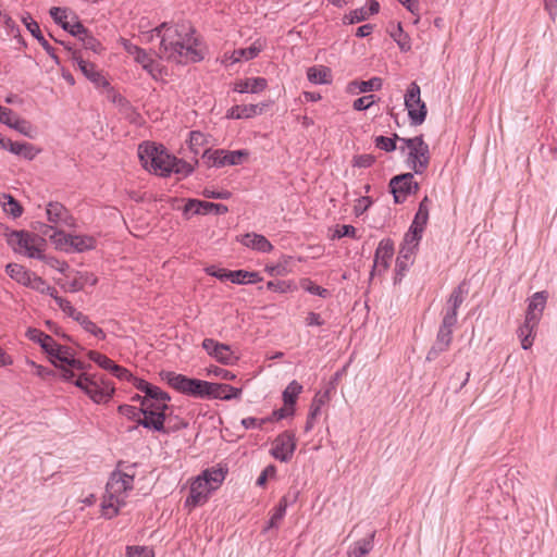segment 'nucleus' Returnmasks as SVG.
<instances>
[{"instance_id": "393cba45", "label": "nucleus", "mask_w": 557, "mask_h": 557, "mask_svg": "<svg viewBox=\"0 0 557 557\" xmlns=\"http://www.w3.org/2000/svg\"><path fill=\"white\" fill-rule=\"evenodd\" d=\"M307 77L313 84H331L332 71L324 65L311 66L307 70Z\"/></svg>"}, {"instance_id": "6e6d98bb", "label": "nucleus", "mask_w": 557, "mask_h": 557, "mask_svg": "<svg viewBox=\"0 0 557 557\" xmlns=\"http://www.w3.org/2000/svg\"><path fill=\"white\" fill-rule=\"evenodd\" d=\"M267 288L269 290H272L275 293L285 294V293L294 290L296 288V286L292 282L277 280V281H269L267 283Z\"/></svg>"}, {"instance_id": "5fc2aeb1", "label": "nucleus", "mask_w": 557, "mask_h": 557, "mask_svg": "<svg viewBox=\"0 0 557 557\" xmlns=\"http://www.w3.org/2000/svg\"><path fill=\"white\" fill-rule=\"evenodd\" d=\"M465 282L459 284L456 288L453 289L449 298L447 299V305L457 307L461 306L465 300V295L467 294V289L465 288Z\"/></svg>"}, {"instance_id": "f704fd0d", "label": "nucleus", "mask_w": 557, "mask_h": 557, "mask_svg": "<svg viewBox=\"0 0 557 557\" xmlns=\"http://www.w3.org/2000/svg\"><path fill=\"white\" fill-rule=\"evenodd\" d=\"M47 227L53 231V233L48 234V231H44V234L49 236L50 240L55 245V247L65 252H71L70 238L72 237V234H66L62 231H57L52 226Z\"/></svg>"}, {"instance_id": "052dcab7", "label": "nucleus", "mask_w": 557, "mask_h": 557, "mask_svg": "<svg viewBox=\"0 0 557 557\" xmlns=\"http://www.w3.org/2000/svg\"><path fill=\"white\" fill-rule=\"evenodd\" d=\"M117 411H119V413L125 416L127 419L134 420L136 422H137L138 418H141L140 416H143L140 408H137L132 405H126V404L120 405L117 407Z\"/></svg>"}, {"instance_id": "2f4dec72", "label": "nucleus", "mask_w": 557, "mask_h": 557, "mask_svg": "<svg viewBox=\"0 0 557 557\" xmlns=\"http://www.w3.org/2000/svg\"><path fill=\"white\" fill-rule=\"evenodd\" d=\"M50 360L57 366L63 364L66 366L71 358L74 357L72 349L67 346L60 345L55 342V346L52 348L51 354H49Z\"/></svg>"}, {"instance_id": "f03ea898", "label": "nucleus", "mask_w": 557, "mask_h": 557, "mask_svg": "<svg viewBox=\"0 0 557 557\" xmlns=\"http://www.w3.org/2000/svg\"><path fill=\"white\" fill-rule=\"evenodd\" d=\"M135 465L127 467V471L115 470L111 473L106 485V494L102 500V513L111 519L119 513L134 487Z\"/></svg>"}, {"instance_id": "c03bdc74", "label": "nucleus", "mask_w": 557, "mask_h": 557, "mask_svg": "<svg viewBox=\"0 0 557 557\" xmlns=\"http://www.w3.org/2000/svg\"><path fill=\"white\" fill-rule=\"evenodd\" d=\"M288 506L287 496H284L278 502V505L275 507L273 515L270 518L268 529L277 528L280 521L284 518L286 513V508Z\"/></svg>"}, {"instance_id": "423d86ee", "label": "nucleus", "mask_w": 557, "mask_h": 557, "mask_svg": "<svg viewBox=\"0 0 557 557\" xmlns=\"http://www.w3.org/2000/svg\"><path fill=\"white\" fill-rule=\"evenodd\" d=\"M401 143L404 146L400 147V150L408 149L407 165L416 174H422L428 169L431 160L429 145L424 141L423 135L403 138Z\"/></svg>"}, {"instance_id": "f8f14e48", "label": "nucleus", "mask_w": 557, "mask_h": 557, "mask_svg": "<svg viewBox=\"0 0 557 557\" xmlns=\"http://www.w3.org/2000/svg\"><path fill=\"white\" fill-rule=\"evenodd\" d=\"M296 449V437L295 434L285 431L277 435L273 441L271 455L282 462H287L293 458Z\"/></svg>"}, {"instance_id": "603ef678", "label": "nucleus", "mask_w": 557, "mask_h": 557, "mask_svg": "<svg viewBox=\"0 0 557 557\" xmlns=\"http://www.w3.org/2000/svg\"><path fill=\"white\" fill-rule=\"evenodd\" d=\"M5 202H3V210L11 214L13 218H18L23 213L22 206L11 195H4Z\"/></svg>"}, {"instance_id": "4be33fe9", "label": "nucleus", "mask_w": 557, "mask_h": 557, "mask_svg": "<svg viewBox=\"0 0 557 557\" xmlns=\"http://www.w3.org/2000/svg\"><path fill=\"white\" fill-rule=\"evenodd\" d=\"M264 48V42L257 39L251 46L247 48L235 49L231 55V63H236L242 60L248 61L255 59Z\"/></svg>"}, {"instance_id": "bf43d9fd", "label": "nucleus", "mask_w": 557, "mask_h": 557, "mask_svg": "<svg viewBox=\"0 0 557 557\" xmlns=\"http://www.w3.org/2000/svg\"><path fill=\"white\" fill-rule=\"evenodd\" d=\"M449 346H450V344H448L446 342L435 339L434 344L432 345V347L429 349V351L426 354V360L433 361V360L437 359L442 352H445L448 350Z\"/></svg>"}, {"instance_id": "13d9d810", "label": "nucleus", "mask_w": 557, "mask_h": 557, "mask_svg": "<svg viewBox=\"0 0 557 557\" xmlns=\"http://www.w3.org/2000/svg\"><path fill=\"white\" fill-rule=\"evenodd\" d=\"M369 17V13L366 8H359L350 11L344 16V23L355 24L366 21Z\"/></svg>"}, {"instance_id": "f3484780", "label": "nucleus", "mask_w": 557, "mask_h": 557, "mask_svg": "<svg viewBox=\"0 0 557 557\" xmlns=\"http://www.w3.org/2000/svg\"><path fill=\"white\" fill-rule=\"evenodd\" d=\"M48 221L54 224H62L66 226L74 225V219L70 211L60 202H49L47 206Z\"/></svg>"}, {"instance_id": "69168bd1", "label": "nucleus", "mask_w": 557, "mask_h": 557, "mask_svg": "<svg viewBox=\"0 0 557 557\" xmlns=\"http://www.w3.org/2000/svg\"><path fill=\"white\" fill-rule=\"evenodd\" d=\"M453 329H454L453 325H448L447 323L442 321L440 329L437 331V334H436V339L451 344Z\"/></svg>"}, {"instance_id": "680f3d73", "label": "nucleus", "mask_w": 557, "mask_h": 557, "mask_svg": "<svg viewBox=\"0 0 557 557\" xmlns=\"http://www.w3.org/2000/svg\"><path fill=\"white\" fill-rule=\"evenodd\" d=\"M22 22L28 29V32L38 40V37L42 36L38 23L32 17L29 13H26L22 17Z\"/></svg>"}, {"instance_id": "09e8293b", "label": "nucleus", "mask_w": 557, "mask_h": 557, "mask_svg": "<svg viewBox=\"0 0 557 557\" xmlns=\"http://www.w3.org/2000/svg\"><path fill=\"white\" fill-rule=\"evenodd\" d=\"M88 357L91 361L96 362L100 368L112 372L113 367L115 366L114 361L108 358L106 355H102L98 351L90 350L88 352Z\"/></svg>"}, {"instance_id": "8fccbe9b", "label": "nucleus", "mask_w": 557, "mask_h": 557, "mask_svg": "<svg viewBox=\"0 0 557 557\" xmlns=\"http://www.w3.org/2000/svg\"><path fill=\"white\" fill-rule=\"evenodd\" d=\"M79 40L87 50H91L95 53H101L103 51L101 42L95 38L89 30H87Z\"/></svg>"}, {"instance_id": "aec40b11", "label": "nucleus", "mask_w": 557, "mask_h": 557, "mask_svg": "<svg viewBox=\"0 0 557 557\" xmlns=\"http://www.w3.org/2000/svg\"><path fill=\"white\" fill-rule=\"evenodd\" d=\"M268 87V82L263 77H249L237 81L234 86V90L240 94L251 92L259 94Z\"/></svg>"}, {"instance_id": "9b49d317", "label": "nucleus", "mask_w": 557, "mask_h": 557, "mask_svg": "<svg viewBox=\"0 0 557 557\" xmlns=\"http://www.w3.org/2000/svg\"><path fill=\"white\" fill-rule=\"evenodd\" d=\"M388 186L395 203H404L410 195L419 190V184L414 181L413 174L409 172L394 176Z\"/></svg>"}, {"instance_id": "37998d69", "label": "nucleus", "mask_w": 557, "mask_h": 557, "mask_svg": "<svg viewBox=\"0 0 557 557\" xmlns=\"http://www.w3.org/2000/svg\"><path fill=\"white\" fill-rule=\"evenodd\" d=\"M212 356L221 363L231 364L234 360L231 347L225 344L218 343Z\"/></svg>"}, {"instance_id": "20e7f679", "label": "nucleus", "mask_w": 557, "mask_h": 557, "mask_svg": "<svg viewBox=\"0 0 557 557\" xmlns=\"http://www.w3.org/2000/svg\"><path fill=\"white\" fill-rule=\"evenodd\" d=\"M138 157L145 169L160 176L171 174V165L173 157L170 156L162 147H156L153 144L140 145L138 148Z\"/></svg>"}, {"instance_id": "ddd939ff", "label": "nucleus", "mask_w": 557, "mask_h": 557, "mask_svg": "<svg viewBox=\"0 0 557 557\" xmlns=\"http://www.w3.org/2000/svg\"><path fill=\"white\" fill-rule=\"evenodd\" d=\"M213 490L208 485V481L199 475L193 481L189 490V496L185 500V507L189 509L203 505Z\"/></svg>"}, {"instance_id": "a19ab883", "label": "nucleus", "mask_w": 557, "mask_h": 557, "mask_svg": "<svg viewBox=\"0 0 557 557\" xmlns=\"http://www.w3.org/2000/svg\"><path fill=\"white\" fill-rule=\"evenodd\" d=\"M302 392V385L297 381H292L283 392L284 405L294 407L298 395Z\"/></svg>"}, {"instance_id": "c9c22d12", "label": "nucleus", "mask_w": 557, "mask_h": 557, "mask_svg": "<svg viewBox=\"0 0 557 557\" xmlns=\"http://www.w3.org/2000/svg\"><path fill=\"white\" fill-rule=\"evenodd\" d=\"M9 148L8 150L16 156H22L26 159H34L37 154V150L32 144L28 143H20V141H12L8 143Z\"/></svg>"}, {"instance_id": "5701e85b", "label": "nucleus", "mask_w": 557, "mask_h": 557, "mask_svg": "<svg viewBox=\"0 0 557 557\" xmlns=\"http://www.w3.org/2000/svg\"><path fill=\"white\" fill-rule=\"evenodd\" d=\"M227 474V468L223 467H212L202 472L200 478H205L208 481V485L215 491L225 480Z\"/></svg>"}, {"instance_id": "a878e982", "label": "nucleus", "mask_w": 557, "mask_h": 557, "mask_svg": "<svg viewBox=\"0 0 557 557\" xmlns=\"http://www.w3.org/2000/svg\"><path fill=\"white\" fill-rule=\"evenodd\" d=\"M96 247V239L89 235H73L70 238L71 252H84Z\"/></svg>"}, {"instance_id": "4d7b16f0", "label": "nucleus", "mask_w": 557, "mask_h": 557, "mask_svg": "<svg viewBox=\"0 0 557 557\" xmlns=\"http://www.w3.org/2000/svg\"><path fill=\"white\" fill-rule=\"evenodd\" d=\"M144 398H148V399L156 400V401H159V400L170 401L171 400V396L166 392L162 391L160 387L152 385V384L146 391Z\"/></svg>"}, {"instance_id": "dca6fc26", "label": "nucleus", "mask_w": 557, "mask_h": 557, "mask_svg": "<svg viewBox=\"0 0 557 557\" xmlns=\"http://www.w3.org/2000/svg\"><path fill=\"white\" fill-rule=\"evenodd\" d=\"M423 232L424 227L411 223L408 232L405 234L404 245L400 249V253L405 259H410L414 253V250L422 238Z\"/></svg>"}, {"instance_id": "9d476101", "label": "nucleus", "mask_w": 557, "mask_h": 557, "mask_svg": "<svg viewBox=\"0 0 557 557\" xmlns=\"http://www.w3.org/2000/svg\"><path fill=\"white\" fill-rule=\"evenodd\" d=\"M248 157L247 150H224V149H206L202 159L208 166L222 168L225 165H238Z\"/></svg>"}, {"instance_id": "c85d7f7f", "label": "nucleus", "mask_w": 557, "mask_h": 557, "mask_svg": "<svg viewBox=\"0 0 557 557\" xmlns=\"http://www.w3.org/2000/svg\"><path fill=\"white\" fill-rule=\"evenodd\" d=\"M262 109L258 104H242L234 106L227 111V117L231 119H249L258 113H261Z\"/></svg>"}, {"instance_id": "4468645a", "label": "nucleus", "mask_w": 557, "mask_h": 557, "mask_svg": "<svg viewBox=\"0 0 557 557\" xmlns=\"http://www.w3.org/2000/svg\"><path fill=\"white\" fill-rule=\"evenodd\" d=\"M394 255V243L389 238H384L379 243L374 255V264L371 274H381L389 267V261Z\"/></svg>"}, {"instance_id": "0eeeda50", "label": "nucleus", "mask_w": 557, "mask_h": 557, "mask_svg": "<svg viewBox=\"0 0 557 557\" xmlns=\"http://www.w3.org/2000/svg\"><path fill=\"white\" fill-rule=\"evenodd\" d=\"M162 379L178 393L196 398H208L210 382L191 379L172 371L162 372Z\"/></svg>"}, {"instance_id": "a211bd4d", "label": "nucleus", "mask_w": 557, "mask_h": 557, "mask_svg": "<svg viewBox=\"0 0 557 557\" xmlns=\"http://www.w3.org/2000/svg\"><path fill=\"white\" fill-rule=\"evenodd\" d=\"M209 392H210V394L208 395L209 399L231 400V399H238L242 395L240 388L234 387L228 384H223V383L210 382Z\"/></svg>"}, {"instance_id": "e2e57ef3", "label": "nucleus", "mask_w": 557, "mask_h": 557, "mask_svg": "<svg viewBox=\"0 0 557 557\" xmlns=\"http://www.w3.org/2000/svg\"><path fill=\"white\" fill-rule=\"evenodd\" d=\"M49 13L57 24H60L63 29H67L70 23L66 21L67 16L65 10L58 7H53L50 9Z\"/></svg>"}, {"instance_id": "4c0bfd02", "label": "nucleus", "mask_w": 557, "mask_h": 557, "mask_svg": "<svg viewBox=\"0 0 557 557\" xmlns=\"http://www.w3.org/2000/svg\"><path fill=\"white\" fill-rule=\"evenodd\" d=\"M137 63H139L145 71L149 75H151L152 78L157 79L161 75V67L160 64L153 60L146 51L140 54L135 60Z\"/></svg>"}, {"instance_id": "412c9836", "label": "nucleus", "mask_w": 557, "mask_h": 557, "mask_svg": "<svg viewBox=\"0 0 557 557\" xmlns=\"http://www.w3.org/2000/svg\"><path fill=\"white\" fill-rule=\"evenodd\" d=\"M240 243L260 252H270L273 250V245L261 234L247 233L242 237Z\"/></svg>"}, {"instance_id": "39448f33", "label": "nucleus", "mask_w": 557, "mask_h": 557, "mask_svg": "<svg viewBox=\"0 0 557 557\" xmlns=\"http://www.w3.org/2000/svg\"><path fill=\"white\" fill-rule=\"evenodd\" d=\"M74 384L97 404L109 401L115 391L109 379L89 375L85 372L77 376Z\"/></svg>"}, {"instance_id": "0e129e2a", "label": "nucleus", "mask_w": 557, "mask_h": 557, "mask_svg": "<svg viewBox=\"0 0 557 557\" xmlns=\"http://www.w3.org/2000/svg\"><path fill=\"white\" fill-rule=\"evenodd\" d=\"M205 143V135L201 132L193 131L189 134V148L195 153H199V147Z\"/></svg>"}, {"instance_id": "bb28decb", "label": "nucleus", "mask_w": 557, "mask_h": 557, "mask_svg": "<svg viewBox=\"0 0 557 557\" xmlns=\"http://www.w3.org/2000/svg\"><path fill=\"white\" fill-rule=\"evenodd\" d=\"M382 87V79L380 77H372L369 81H352L348 84L349 92H368L372 90H380Z\"/></svg>"}, {"instance_id": "72a5a7b5", "label": "nucleus", "mask_w": 557, "mask_h": 557, "mask_svg": "<svg viewBox=\"0 0 557 557\" xmlns=\"http://www.w3.org/2000/svg\"><path fill=\"white\" fill-rule=\"evenodd\" d=\"M375 532H372L369 537L357 541L348 552V557H366L373 548V540Z\"/></svg>"}, {"instance_id": "7c9ffc66", "label": "nucleus", "mask_w": 557, "mask_h": 557, "mask_svg": "<svg viewBox=\"0 0 557 557\" xmlns=\"http://www.w3.org/2000/svg\"><path fill=\"white\" fill-rule=\"evenodd\" d=\"M7 274L17 283L27 286L33 272L26 270L23 265L17 263H9L5 267Z\"/></svg>"}, {"instance_id": "f257e3e1", "label": "nucleus", "mask_w": 557, "mask_h": 557, "mask_svg": "<svg viewBox=\"0 0 557 557\" xmlns=\"http://www.w3.org/2000/svg\"><path fill=\"white\" fill-rule=\"evenodd\" d=\"M160 38L159 57L176 64L196 63L203 59L201 42L189 23L163 22L150 33Z\"/></svg>"}, {"instance_id": "ea45409f", "label": "nucleus", "mask_w": 557, "mask_h": 557, "mask_svg": "<svg viewBox=\"0 0 557 557\" xmlns=\"http://www.w3.org/2000/svg\"><path fill=\"white\" fill-rule=\"evenodd\" d=\"M430 207L431 200L425 196L419 203L412 223L425 228L429 221Z\"/></svg>"}, {"instance_id": "de8ad7c7", "label": "nucleus", "mask_w": 557, "mask_h": 557, "mask_svg": "<svg viewBox=\"0 0 557 557\" xmlns=\"http://www.w3.org/2000/svg\"><path fill=\"white\" fill-rule=\"evenodd\" d=\"M401 139L397 134H394L393 137L377 136L374 143L376 148L391 152L396 149V140L401 141Z\"/></svg>"}, {"instance_id": "79ce46f5", "label": "nucleus", "mask_w": 557, "mask_h": 557, "mask_svg": "<svg viewBox=\"0 0 557 557\" xmlns=\"http://www.w3.org/2000/svg\"><path fill=\"white\" fill-rule=\"evenodd\" d=\"M77 321L81 326L88 333L92 334L94 336H96L97 338L99 339H104L106 338V333L104 331L97 326V324L95 322H92L87 315H85L84 313H81V315H78V318L75 320Z\"/></svg>"}, {"instance_id": "6e6552de", "label": "nucleus", "mask_w": 557, "mask_h": 557, "mask_svg": "<svg viewBox=\"0 0 557 557\" xmlns=\"http://www.w3.org/2000/svg\"><path fill=\"white\" fill-rule=\"evenodd\" d=\"M13 238L16 239L17 245L15 250L20 253H24L28 258L44 260L51 265H53V262L57 261L54 258H47L44 255L46 240L40 236L25 231H20L12 234L11 240H13Z\"/></svg>"}, {"instance_id": "2eb2a0df", "label": "nucleus", "mask_w": 557, "mask_h": 557, "mask_svg": "<svg viewBox=\"0 0 557 557\" xmlns=\"http://www.w3.org/2000/svg\"><path fill=\"white\" fill-rule=\"evenodd\" d=\"M73 61L77 64L82 73L97 87H109L107 78L96 69L94 63L85 61L79 51L73 52Z\"/></svg>"}, {"instance_id": "338daca9", "label": "nucleus", "mask_w": 557, "mask_h": 557, "mask_svg": "<svg viewBox=\"0 0 557 557\" xmlns=\"http://www.w3.org/2000/svg\"><path fill=\"white\" fill-rule=\"evenodd\" d=\"M127 557H154V553L146 546H128Z\"/></svg>"}, {"instance_id": "473e14b6", "label": "nucleus", "mask_w": 557, "mask_h": 557, "mask_svg": "<svg viewBox=\"0 0 557 557\" xmlns=\"http://www.w3.org/2000/svg\"><path fill=\"white\" fill-rule=\"evenodd\" d=\"M228 281L234 284H253L262 281V277L258 272L236 270L228 275Z\"/></svg>"}, {"instance_id": "58836bf2", "label": "nucleus", "mask_w": 557, "mask_h": 557, "mask_svg": "<svg viewBox=\"0 0 557 557\" xmlns=\"http://www.w3.org/2000/svg\"><path fill=\"white\" fill-rule=\"evenodd\" d=\"M87 367L88 366L84 361H81L74 357L71 358L70 362L66 366H57V368L61 370V376L65 381H72L74 379V370L84 371L87 369Z\"/></svg>"}, {"instance_id": "774afa93", "label": "nucleus", "mask_w": 557, "mask_h": 557, "mask_svg": "<svg viewBox=\"0 0 557 557\" xmlns=\"http://www.w3.org/2000/svg\"><path fill=\"white\" fill-rule=\"evenodd\" d=\"M57 305L60 309L72 319L76 320L81 315V311H77L72 304L65 298H57Z\"/></svg>"}, {"instance_id": "864d4df0", "label": "nucleus", "mask_w": 557, "mask_h": 557, "mask_svg": "<svg viewBox=\"0 0 557 557\" xmlns=\"http://www.w3.org/2000/svg\"><path fill=\"white\" fill-rule=\"evenodd\" d=\"M194 171V166L189 164L188 162L177 159L173 157L172 165H171V173L180 174L182 176H187L191 174Z\"/></svg>"}, {"instance_id": "cd10ccee", "label": "nucleus", "mask_w": 557, "mask_h": 557, "mask_svg": "<svg viewBox=\"0 0 557 557\" xmlns=\"http://www.w3.org/2000/svg\"><path fill=\"white\" fill-rule=\"evenodd\" d=\"M27 336L30 341L38 343L48 355L51 354L52 348L55 346L53 337L40 330L29 329L27 331Z\"/></svg>"}, {"instance_id": "3c124183", "label": "nucleus", "mask_w": 557, "mask_h": 557, "mask_svg": "<svg viewBox=\"0 0 557 557\" xmlns=\"http://www.w3.org/2000/svg\"><path fill=\"white\" fill-rule=\"evenodd\" d=\"M11 128H14L18 133H21L29 138L34 137V133H35L34 126L32 125L30 122H28L24 119L14 117V122L12 123Z\"/></svg>"}, {"instance_id": "b1692460", "label": "nucleus", "mask_w": 557, "mask_h": 557, "mask_svg": "<svg viewBox=\"0 0 557 557\" xmlns=\"http://www.w3.org/2000/svg\"><path fill=\"white\" fill-rule=\"evenodd\" d=\"M197 205V209L194 210L195 214H208V213H215L218 215L225 214L228 211V208L225 205L222 203H214V202H208L202 201L198 199H191L190 206Z\"/></svg>"}, {"instance_id": "1a4fd4ad", "label": "nucleus", "mask_w": 557, "mask_h": 557, "mask_svg": "<svg viewBox=\"0 0 557 557\" xmlns=\"http://www.w3.org/2000/svg\"><path fill=\"white\" fill-rule=\"evenodd\" d=\"M405 106L408 111L411 125H421L426 117V106L421 99L420 86L412 82L405 94Z\"/></svg>"}, {"instance_id": "c756f323", "label": "nucleus", "mask_w": 557, "mask_h": 557, "mask_svg": "<svg viewBox=\"0 0 557 557\" xmlns=\"http://www.w3.org/2000/svg\"><path fill=\"white\" fill-rule=\"evenodd\" d=\"M537 323L536 321H529L528 318H525L524 323L518 329L517 334L523 349H529L533 345V331Z\"/></svg>"}, {"instance_id": "a18cd8bd", "label": "nucleus", "mask_w": 557, "mask_h": 557, "mask_svg": "<svg viewBox=\"0 0 557 557\" xmlns=\"http://www.w3.org/2000/svg\"><path fill=\"white\" fill-rule=\"evenodd\" d=\"M300 286L308 293L312 294V295H317L321 298H327L331 296V293L329 289L322 287V286H319L317 284H314L310 278H304L301 280L300 282Z\"/></svg>"}, {"instance_id": "e433bc0d", "label": "nucleus", "mask_w": 557, "mask_h": 557, "mask_svg": "<svg viewBox=\"0 0 557 557\" xmlns=\"http://www.w3.org/2000/svg\"><path fill=\"white\" fill-rule=\"evenodd\" d=\"M389 36L396 41L403 52L411 49V39L407 33L404 32L401 23H398L389 30Z\"/></svg>"}, {"instance_id": "49530a36", "label": "nucleus", "mask_w": 557, "mask_h": 557, "mask_svg": "<svg viewBox=\"0 0 557 557\" xmlns=\"http://www.w3.org/2000/svg\"><path fill=\"white\" fill-rule=\"evenodd\" d=\"M329 400V392L324 393H318L311 403L309 413L312 418H318L321 413L322 407L327 403Z\"/></svg>"}, {"instance_id": "6ab92c4d", "label": "nucleus", "mask_w": 557, "mask_h": 557, "mask_svg": "<svg viewBox=\"0 0 557 557\" xmlns=\"http://www.w3.org/2000/svg\"><path fill=\"white\" fill-rule=\"evenodd\" d=\"M548 298V294L546 292H537L533 294V296L529 300L525 318L529 321L539 322L543 310L545 308L546 301Z\"/></svg>"}, {"instance_id": "7ed1b4c3", "label": "nucleus", "mask_w": 557, "mask_h": 557, "mask_svg": "<svg viewBox=\"0 0 557 557\" xmlns=\"http://www.w3.org/2000/svg\"><path fill=\"white\" fill-rule=\"evenodd\" d=\"M168 403L169 401H156L148 398H143L140 407L143 418H138L137 425H141L145 429L163 434H170L172 431L178 430L182 426H186L185 423H181V425L175 428L165 426L168 410L170 409Z\"/></svg>"}]
</instances>
